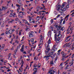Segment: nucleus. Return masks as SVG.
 <instances>
[{
  "mask_svg": "<svg viewBox=\"0 0 74 74\" xmlns=\"http://www.w3.org/2000/svg\"><path fill=\"white\" fill-rule=\"evenodd\" d=\"M51 34H52V33L50 31L47 34V36H48L49 37H51Z\"/></svg>",
  "mask_w": 74,
  "mask_h": 74,
  "instance_id": "15",
  "label": "nucleus"
},
{
  "mask_svg": "<svg viewBox=\"0 0 74 74\" xmlns=\"http://www.w3.org/2000/svg\"><path fill=\"white\" fill-rule=\"evenodd\" d=\"M24 63V62L23 60H21V64H22V65L21 66L20 68L19 69V70L20 71V72H22V70H21V68L23 67V64Z\"/></svg>",
  "mask_w": 74,
  "mask_h": 74,
  "instance_id": "4",
  "label": "nucleus"
},
{
  "mask_svg": "<svg viewBox=\"0 0 74 74\" xmlns=\"http://www.w3.org/2000/svg\"><path fill=\"white\" fill-rule=\"evenodd\" d=\"M55 47V45H54L52 48V51H53V52H55V51H56V50H57V48Z\"/></svg>",
  "mask_w": 74,
  "mask_h": 74,
  "instance_id": "9",
  "label": "nucleus"
},
{
  "mask_svg": "<svg viewBox=\"0 0 74 74\" xmlns=\"http://www.w3.org/2000/svg\"><path fill=\"white\" fill-rule=\"evenodd\" d=\"M72 37L73 38V39H72L71 40V42H73V41H74V35H73Z\"/></svg>",
  "mask_w": 74,
  "mask_h": 74,
  "instance_id": "30",
  "label": "nucleus"
},
{
  "mask_svg": "<svg viewBox=\"0 0 74 74\" xmlns=\"http://www.w3.org/2000/svg\"><path fill=\"white\" fill-rule=\"evenodd\" d=\"M69 14H68V15H67L65 18V19H66V18H68V17H69Z\"/></svg>",
  "mask_w": 74,
  "mask_h": 74,
  "instance_id": "43",
  "label": "nucleus"
},
{
  "mask_svg": "<svg viewBox=\"0 0 74 74\" xmlns=\"http://www.w3.org/2000/svg\"><path fill=\"white\" fill-rule=\"evenodd\" d=\"M20 51H21V52H24V45H23L22 46L21 48L20 49Z\"/></svg>",
  "mask_w": 74,
  "mask_h": 74,
  "instance_id": "13",
  "label": "nucleus"
},
{
  "mask_svg": "<svg viewBox=\"0 0 74 74\" xmlns=\"http://www.w3.org/2000/svg\"><path fill=\"white\" fill-rule=\"evenodd\" d=\"M66 5H67V4H66V3L65 2L63 3L61 7V8H63L64 7H65V6H66Z\"/></svg>",
  "mask_w": 74,
  "mask_h": 74,
  "instance_id": "11",
  "label": "nucleus"
},
{
  "mask_svg": "<svg viewBox=\"0 0 74 74\" xmlns=\"http://www.w3.org/2000/svg\"><path fill=\"white\" fill-rule=\"evenodd\" d=\"M22 59V56H20V60H21V59Z\"/></svg>",
  "mask_w": 74,
  "mask_h": 74,
  "instance_id": "59",
  "label": "nucleus"
},
{
  "mask_svg": "<svg viewBox=\"0 0 74 74\" xmlns=\"http://www.w3.org/2000/svg\"><path fill=\"white\" fill-rule=\"evenodd\" d=\"M12 21H10L9 22H14V20L13 19H12L11 20Z\"/></svg>",
  "mask_w": 74,
  "mask_h": 74,
  "instance_id": "53",
  "label": "nucleus"
},
{
  "mask_svg": "<svg viewBox=\"0 0 74 74\" xmlns=\"http://www.w3.org/2000/svg\"><path fill=\"white\" fill-rule=\"evenodd\" d=\"M10 17H12V16L14 17V16L13 15V13H12L10 14Z\"/></svg>",
  "mask_w": 74,
  "mask_h": 74,
  "instance_id": "25",
  "label": "nucleus"
},
{
  "mask_svg": "<svg viewBox=\"0 0 74 74\" xmlns=\"http://www.w3.org/2000/svg\"><path fill=\"white\" fill-rule=\"evenodd\" d=\"M39 23V21H36V24H38Z\"/></svg>",
  "mask_w": 74,
  "mask_h": 74,
  "instance_id": "50",
  "label": "nucleus"
},
{
  "mask_svg": "<svg viewBox=\"0 0 74 74\" xmlns=\"http://www.w3.org/2000/svg\"><path fill=\"white\" fill-rule=\"evenodd\" d=\"M50 64H54L53 61H51L50 62Z\"/></svg>",
  "mask_w": 74,
  "mask_h": 74,
  "instance_id": "31",
  "label": "nucleus"
},
{
  "mask_svg": "<svg viewBox=\"0 0 74 74\" xmlns=\"http://www.w3.org/2000/svg\"><path fill=\"white\" fill-rule=\"evenodd\" d=\"M28 18H29V19H32V17H31L30 16H28Z\"/></svg>",
  "mask_w": 74,
  "mask_h": 74,
  "instance_id": "42",
  "label": "nucleus"
},
{
  "mask_svg": "<svg viewBox=\"0 0 74 74\" xmlns=\"http://www.w3.org/2000/svg\"><path fill=\"white\" fill-rule=\"evenodd\" d=\"M22 14L23 15H25L26 14H25V12H22Z\"/></svg>",
  "mask_w": 74,
  "mask_h": 74,
  "instance_id": "44",
  "label": "nucleus"
},
{
  "mask_svg": "<svg viewBox=\"0 0 74 74\" xmlns=\"http://www.w3.org/2000/svg\"><path fill=\"white\" fill-rule=\"evenodd\" d=\"M2 10H7V7H6V6H3L2 7Z\"/></svg>",
  "mask_w": 74,
  "mask_h": 74,
  "instance_id": "14",
  "label": "nucleus"
},
{
  "mask_svg": "<svg viewBox=\"0 0 74 74\" xmlns=\"http://www.w3.org/2000/svg\"><path fill=\"white\" fill-rule=\"evenodd\" d=\"M57 71L56 70V69L54 70L53 71V72L54 73H56V72H57Z\"/></svg>",
  "mask_w": 74,
  "mask_h": 74,
  "instance_id": "40",
  "label": "nucleus"
},
{
  "mask_svg": "<svg viewBox=\"0 0 74 74\" xmlns=\"http://www.w3.org/2000/svg\"><path fill=\"white\" fill-rule=\"evenodd\" d=\"M16 7H18V8L17 9V10L19 11V10H20V7H21V6L18 4H16Z\"/></svg>",
  "mask_w": 74,
  "mask_h": 74,
  "instance_id": "17",
  "label": "nucleus"
},
{
  "mask_svg": "<svg viewBox=\"0 0 74 74\" xmlns=\"http://www.w3.org/2000/svg\"><path fill=\"white\" fill-rule=\"evenodd\" d=\"M56 27L58 29V30H64V27H61V26L60 25H56Z\"/></svg>",
  "mask_w": 74,
  "mask_h": 74,
  "instance_id": "3",
  "label": "nucleus"
},
{
  "mask_svg": "<svg viewBox=\"0 0 74 74\" xmlns=\"http://www.w3.org/2000/svg\"><path fill=\"white\" fill-rule=\"evenodd\" d=\"M54 14L55 15H57V12H54Z\"/></svg>",
  "mask_w": 74,
  "mask_h": 74,
  "instance_id": "60",
  "label": "nucleus"
},
{
  "mask_svg": "<svg viewBox=\"0 0 74 74\" xmlns=\"http://www.w3.org/2000/svg\"><path fill=\"white\" fill-rule=\"evenodd\" d=\"M41 14H42L41 11H40L38 13V15H41Z\"/></svg>",
  "mask_w": 74,
  "mask_h": 74,
  "instance_id": "27",
  "label": "nucleus"
},
{
  "mask_svg": "<svg viewBox=\"0 0 74 74\" xmlns=\"http://www.w3.org/2000/svg\"><path fill=\"white\" fill-rule=\"evenodd\" d=\"M57 36H58V35L56 34H55L54 35V38L55 40H56V37Z\"/></svg>",
  "mask_w": 74,
  "mask_h": 74,
  "instance_id": "28",
  "label": "nucleus"
},
{
  "mask_svg": "<svg viewBox=\"0 0 74 74\" xmlns=\"http://www.w3.org/2000/svg\"><path fill=\"white\" fill-rule=\"evenodd\" d=\"M19 36H21V34L22 33H21V32H20V31H19Z\"/></svg>",
  "mask_w": 74,
  "mask_h": 74,
  "instance_id": "51",
  "label": "nucleus"
},
{
  "mask_svg": "<svg viewBox=\"0 0 74 74\" xmlns=\"http://www.w3.org/2000/svg\"><path fill=\"white\" fill-rule=\"evenodd\" d=\"M37 68H35L34 69V72H35V73H36V71H37Z\"/></svg>",
  "mask_w": 74,
  "mask_h": 74,
  "instance_id": "26",
  "label": "nucleus"
},
{
  "mask_svg": "<svg viewBox=\"0 0 74 74\" xmlns=\"http://www.w3.org/2000/svg\"><path fill=\"white\" fill-rule=\"evenodd\" d=\"M51 40L50 39H49L48 41V45L46 44L45 45V48H46V45H47V46H48V45L49 46V48H50L49 47V44H51Z\"/></svg>",
  "mask_w": 74,
  "mask_h": 74,
  "instance_id": "10",
  "label": "nucleus"
},
{
  "mask_svg": "<svg viewBox=\"0 0 74 74\" xmlns=\"http://www.w3.org/2000/svg\"><path fill=\"white\" fill-rule=\"evenodd\" d=\"M38 59V58L37 57H35L34 58V60H36Z\"/></svg>",
  "mask_w": 74,
  "mask_h": 74,
  "instance_id": "32",
  "label": "nucleus"
},
{
  "mask_svg": "<svg viewBox=\"0 0 74 74\" xmlns=\"http://www.w3.org/2000/svg\"><path fill=\"white\" fill-rule=\"evenodd\" d=\"M38 8L39 9V8H40V10H43V8L42 7H39V8Z\"/></svg>",
  "mask_w": 74,
  "mask_h": 74,
  "instance_id": "46",
  "label": "nucleus"
},
{
  "mask_svg": "<svg viewBox=\"0 0 74 74\" xmlns=\"http://www.w3.org/2000/svg\"><path fill=\"white\" fill-rule=\"evenodd\" d=\"M69 37L68 36V37H67L66 39V40H65V42H67V41H70V38L69 39Z\"/></svg>",
  "mask_w": 74,
  "mask_h": 74,
  "instance_id": "16",
  "label": "nucleus"
},
{
  "mask_svg": "<svg viewBox=\"0 0 74 74\" xmlns=\"http://www.w3.org/2000/svg\"><path fill=\"white\" fill-rule=\"evenodd\" d=\"M66 8H64L63 10V9H60L59 10V12H60V14L61 15H63V14H64V13H63V11H66Z\"/></svg>",
  "mask_w": 74,
  "mask_h": 74,
  "instance_id": "2",
  "label": "nucleus"
},
{
  "mask_svg": "<svg viewBox=\"0 0 74 74\" xmlns=\"http://www.w3.org/2000/svg\"><path fill=\"white\" fill-rule=\"evenodd\" d=\"M45 12H46V11H44V10H42L41 11V12H43L44 13Z\"/></svg>",
  "mask_w": 74,
  "mask_h": 74,
  "instance_id": "57",
  "label": "nucleus"
},
{
  "mask_svg": "<svg viewBox=\"0 0 74 74\" xmlns=\"http://www.w3.org/2000/svg\"><path fill=\"white\" fill-rule=\"evenodd\" d=\"M12 51H13L14 50V46L12 47V48L10 49Z\"/></svg>",
  "mask_w": 74,
  "mask_h": 74,
  "instance_id": "45",
  "label": "nucleus"
},
{
  "mask_svg": "<svg viewBox=\"0 0 74 74\" xmlns=\"http://www.w3.org/2000/svg\"><path fill=\"white\" fill-rule=\"evenodd\" d=\"M25 23H26V24L27 23H28V22H27V21H25Z\"/></svg>",
  "mask_w": 74,
  "mask_h": 74,
  "instance_id": "58",
  "label": "nucleus"
},
{
  "mask_svg": "<svg viewBox=\"0 0 74 74\" xmlns=\"http://www.w3.org/2000/svg\"><path fill=\"white\" fill-rule=\"evenodd\" d=\"M34 26L35 27H37V25H34Z\"/></svg>",
  "mask_w": 74,
  "mask_h": 74,
  "instance_id": "61",
  "label": "nucleus"
},
{
  "mask_svg": "<svg viewBox=\"0 0 74 74\" xmlns=\"http://www.w3.org/2000/svg\"><path fill=\"white\" fill-rule=\"evenodd\" d=\"M53 68H51L48 72V73H50V74H54L52 72V70H53Z\"/></svg>",
  "mask_w": 74,
  "mask_h": 74,
  "instance_id": "7",
  "label": "nucleus"
},
{
  "mask_svg": "<svg viewBox=\"0 0 74 74\" xmlns=\"http://www.w3.org/2000/svg\"><path fill=\"white\" fill-rule=\"evenodd\" d=\"M18 3H19V4H20V3H21V1H20L19 0H18Z\"/></svg>",
  "mask_w": 74,
  "mask_h": 74,
  "instance_id": "37",
  "label": "nucleus"
},
{
  "mask_svg": "<svg viewBox=\"0 0 74 74\" xmlns=\"http://www.w3.org/2000/svg\"><path fill=\"white\" fill-rule=\"evenodd\" d=\"M64 46H65L66 47H67V44H66L65 45H64Z\"/></svg>",
  "mask_w": 74,
  "mask_h": 74,
  "instance_id": "63",
  "label": "nucleus"
},
{
  "mask_svg": "<svg viewBox=\"0 0 74 74\" xmlns=\"http://www.w3.org/2000/svg\"><path fill=\"white\" fill-rule=\"evenodd\" d=\"M70 26H70L68 27V29H67V31L69 32V33H71L73 32V31H72V27L70 28Z\"/></svg>",
  "mask_w": 74,
  "mask_h": 74,
  "instance_id": "5",
  "label": "nucleus"
},
{
  "mask_svg": "<svg viewBox=\"0 0 74 74\" xmlns=\"http://www.w3.org/2000/svg\"><path fill=\"white\" fill-rule=\"evenodd\" d=\"M58 32V30H54V32L55 33H57V32Z\"/></svg>",
  "mask_w": 74,
  "mask_h": 74,
  "instance_id": "34",
  "label": "nucleus"
},
{
  "mask_svg": "<svg viewBox=\"0 0 74 74\" xmlns=\"http://www.w3.org/2000/svg\"><path fill=\"white\" fill-rule=\"evenodd\" d=\"M42 40H41L40 42V45H41L42 44Z\"/></svg>",
  "mask_w": 74,
  "mask_h": 74,
  "instance_id": "33",
  "label": "nucleus"
},
{
  "mask_svg": "<svg viewBox=\"0 0 74 74\" xmlns=\"http://www.w3.org/2000/svg\"><path fill=\"white\" fill-rule=\"evenodd\" d=\"M35 3L36 4L37 3V1L36 0V1H35Z\"/></svg>",
  "mask_w": 74,
  "mask_h": 74,
  "instance_id": "56",
  "label": "nucleus"
},
{
  "mask_svg": "<svg viewBox=\"0 0 74 74\" xmlns=\"http://www.w3.org/2000/svg\"><path fill=\"white\" fill-rule=\"evenodd\" d=\"M15 21H18V18H15Z\"/></svg>",
  "mask_w": 74,
  "mask_h": 74,
  "instance_id": "55",
  "label": "nucleus"
},
{
  "mask_svg": "<svg viewBox=\"0 0 74 74\" xmlns=\"http://www.w3.org/2000/svg\"><path fill=\"white\" fill-rule=\"evenodd\" d=\"M41 17H40L39 16H37V18H36V20H37V21H38V20H40V19Z\"/></svg>",
  "mask_w": 74,
  "mask_h": 74,
  "instance_id": "21",
  "label": "nucleus"
},
{
  "mask_svg": "<svg viewBox=\"0 0 74 74\" xmlns=\"http://www.w3.org/2000/svg\"><path fill=\"white\" fill-rule=\"evenodd\" d=\"M69 8V5H67L66 6V8Z\"/></svg>",
  "mask_w": 74,
  "mask_h": 74,
  "instance_id": "52",
  "label": "nucleus"
},
{
  "mask_svg": "<svg viewBox=\"0 0 74 74\" xmlns=\"http://www.w3.org/2000/svg\"><path fill=\"white\" fill-rule=\"evenodd\" d=\"M60 7H61V6L60 5H59L57 7V9L58 10H59V9H60Z\"/></svg>",
  "mask_w": 74,
  "mask_h": 74,
  "instance_id": "22",
  "label": "nucleus"
},
{
  "mask_svg": "<svg viewBox=\"0 0 74 74\" xmlns=\"http://www.w3.org/2000/svg\"><path fill=\"white\" fill-rule=\"evenodd\" d=\"M15 42L16 43V44H18L19 43V41H18L17 40H16L15 41Z\"/></svg>",
  "mask_w": 74,
  "mask_h": 74,
  "instance_id": "47",
  "label": "nucleus"
},
{
  "mask_svg": "<svg viewBox=\"0 0 74 74\" xmlns=\"http://www.w3.org/2000/svg\"><path fill=\"white\" fill-rule=\"evenodd\" d=\"M36 47V46H34V47H33L31 49V51H32V50H33L32 49H33V48H34H34H35Z\"/></svg>",
  "mask_w": 74,
  "mask_h": 74,
  "instance_id": "48",
  "label": "nucleus"
},
{
  "mask_svg": "<svg viewBox=\"0 0 74 74\" xmlns=\"http://www.w3.org/2000/svg\"><path fill=\"white\" fill-rule=\"evenodd\" d=\"M5 33L6 34H8L9 33H8V32L7 31Z\"/></svg>",
  "mask_w": 74,
  "mask_h": 74,
  "instance_id": "62",
  "label": "nucleus"
},
{
  "mask_svg": "<svg viewBox=\"0 0 74 74\" xmlns=\"http://www.w3.org/2000/svg\"><path fill=\"white\" fill-rule=\"evenodd\" d=\"M49 45L47 46V45H46V50L45 51V52L46 53V55L45 56L44 58H45L46 60H48L49 59V57H51L52 58H54V57L56 56V55H53V53L52 52H50L49 53V51L50 50V48L49 47Z\"/></svg>",
  "mask_w": 74,
  "mask_h": 74,
  "instance_id": "1",
  "label": "nucleus"
},
{
  "mask_svg": "<svg viewBox=\"0 0 74 74\" xmlns=\"http://www.w3.org/2000/svg\"><path fill=\"white\" fill-rule=\"evenodd\" d=\"M60 51H61V49H60L59 50H58V53H57V55H60Z\"/></svg>",
  "mask_w": 74,
  "mask_h": 74,
  "instance_id": "23",
  "label": "nucleus"
},
{
  "mask_svg": "<svg viewBox=\"0 0 74 74\" xmlns=\"http://www.w3.org/2000/svg\"><path fill=\"white\" fill-rule=\"evenodd\" d=\"M67 3L68 4H71V1L68 0L67 1Z\"/></svg>",
  "mask_w": 74,
  "mask_h": 74,
  "instance_id": "29",
  "label": "nucleus"
},
{
  "mask_svg": "<svg viewBox=\"0 0 74 74\" xmlns=\"http://www.w3.org/2000/svg\"><path fill=\"white\" fill-rule=\"evenodd\" d=\"M34 67H37V65L36 64H34L33 66Z\"/></svg>",
  "mask_w": 74,
  "mask_h": 74,
  "instance_id": "36",
  "label": "nucleus"
},
{
  "mask_svg": "<svg viewBox=\"0 0 74 74\" xmlns=\"http://www.w3.org/2000/svg\"><path fill=\"white\" fill-rule=\"evenodd\" d=\"M2 48H4V47H5V45H4V44H3L2 45Z\"/></svg>",
  "mask_w": 74,
  "mask_h": 74,
  "instance_id": "39",
  "label": "nucleus"
},
{
  "mask_svg": "<svg viewBox=\"0 0 74 74\" xmlns=\"http://www.w3.org/2000/svg\"><path fill=\"white\" fill-rule=\"evenodd\" d=\"M53 19H51L50 21V22L51 23H53Z\"/></svg>",
  "mask_w": 74,
  "mask_h": 74,
  "instance_id": "35",
  "label": "nucleus"
},
{
  "mask_svg": "<svg viewBox=\"0 0 74 74\" xmlns=\"http://www.w3.org/2000/svg\"><path fill=\"white\" fill-rule=\"evenodd\" d=\"M73 61H74V60H72L71 61V62L70 63V64H71L70 65L71 66H72V65H73V63H74V62H73Z\"/></svg>",
  "mask_w": 74,
  "mask_h": 74,
  "instance_id": "24",
  "label": "nucleus"
},
{
  "mask_svg": "<svg viewBox=\"0 0 74 74\" xmlns=\"http://www.w3.org/2000/svg\"><path fill=\"white\" fill-rule=\"evenodd\" d=\"M31 41L32 42V45L33 44H34V39L33 38L31 39Z\"/></svg>",
  "mask_w": 74,
  "mask_h": 74,
  "instance_id": "18",
  "label": "nucleus"
},
{
  "mask_svg": "<svg viewBox=\"0 0 74 74\" xmlns=\"http://www.w3.org/2000/svg\"><path fill=\"white\" fill-rule=\"evenodd\" d=\"M41 66V64H39L37 65V66H38V67H40V66Z\"/></svg>",
  "mask_w": 74,
  "mask_h": 74,
  "instance_id": "41",
  "label": "nucleus"
},
{
  "mask_svg": "<svg viewBox=\"0 0 74 74\" xmlns=\"http://www.w3.org/2000/svg\"><path fill=\"white\" fill-rule=\"evenodd\" d=\"M9 33L10 34H11L12 33V29L9 30Z\"/></svg>",
  "mask_w": 74,
  "mask_h": 74,
  "instance_id": "20",
  "label": "nucleus"
},
{
  "mask_svg": "<svg viewBox=\"0 0 74 74\" xmlns=\"http://www.w3.org/2000/svg\"><path fill=\"white\" fill-rule=\"evenodd\" d=\"M69 48H74V43L72 44V45L71 46V45H70L68 47Z\"/></svg>",
  "mask_w": 74,
  "mask_h": 74,
  "instance_id": "12",
  "label": "nucleus"
},
{
  "mask_svg": "<svg viewBox=\"0 0 74 74\" xmlns=\"http://www.w3.org/2000/svg\"><path fill=\"white\" fill-rule=\"evenodd\" d=\"M19 31L21 32V33L22 34H23V30H22V29H21V30Z\"/></svg>",
  "mask_w": 74,
  "mask_h": 74,
  "instance_id": "38",
  "label": "nucleus"
},
{
  "mask_svg": "<svg viewBox=\"0 0 74 74\" xmlns=\"http://www.w3.org/2000/svg\"><path fill=\"white\" fill-rule=\"evenodd\" d=\"M60 33H61V32L60 31H59L58 34H57V37L58 38V39L59 40H60V38L62 37V35H61Z\"/></svg>",
  "mask_w": 74,
  "mask_h": 74,
  "instance_id": "6",
  "label": "nucleus"
},
{
  "mask_svg": "<svg viewBox=\"0 0 74 74\" xmlns=\"http://www.w3.org/2000/svg\"><path fill=\"white\" fill-rule=\"evenodd\" d=\"M26 3H27L28 4V3H29V1H26Z\"/></svg>",
  "mask_w": 74,
  "mask_h": 74,
  "instance_id": "64",
  "label": "nucleus"
},
{
  "mask_svg": "<svg viewBox=\"0 0 74 74\" xmlns=\"http://www.w3.org/2000/svg\"><path fill=\"white\" fill-rule=\"evenodd\" d=\"M3 49L4 48H3V47L0 48V50H1V51H3Z\"/></svg>",
  "mask_w": 74,
  "mask_h": 74,
  "instance_id": "54",
  "label": "nucleus"
},
{
  "mask_svg": "<svg viewBox=\"0 0 74 74\" xmlns=\"http://www.w3.org/2000/svg\"><path fill=\"white\" fill-rule=\"evenodd\" d=\"M62 60L64 61V60H65V58H62Z\"/></svg>",
  "mask_w": 74,
  "mask_h": 74,
  "instance_id": "49",
  "label": "nucleus"
},
{
  "mask_svg": "<svg viewBox=\"0 0 74 74\" xmlns=\"http://www.w3.org/2000/svg\"><path fill=\"white\" fill-rule=\"evenodd\" d=\"M10 55H11V53H10L9 55H8V56L9 57L8 59H9V60H11V58L10 57Z\"/></svg>",
  "mask_w": 74,
  "mask_h": 74,
  "instance_id": "19",
  "label": "nucleus"
},
{
  "mask_svg": "<svg viewBox=\"0 0 74 74\" xmlns=\"http://www.w3.org/2000/svg\"><path fill=\"white\" fill-rule=\"evenodd\" d=\"M30 34H29V37H32L33 36V34L34 33L33 31H31L30 32Z\"/></svg>",
  "mask_w": 74,
  "mask_h": 74,
  "instance_id": "8",
  "label": "nucleus"
}]
</instances>
